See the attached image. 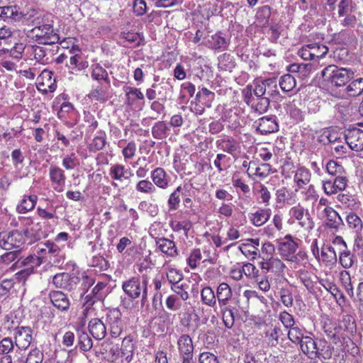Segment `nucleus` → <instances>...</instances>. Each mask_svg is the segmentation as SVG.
<instances>
[{
  "label": "nucleus",
  "mask_w": 363,
  "mask_h": 363,
  "mask_svg": "<svg viewBox=\"0 0 363 363\" xmlns=\"http://www.w3.org/2000/svg\"><path fill=\"white\" fill-rule=\"evenodd\" d=\"M322 77L324 81L330 83L332 86L340 87L347 85L354 79V72L352 69L330 65L323 69Z\"/></svg>",
  "instance_id": "obj_1"
},
{
  "label": "nucleus",
  "mask_w": 363,
  "mask_h": 363,
  "mask_svg": "<svg viewBox=\"0 0 363 363\" xmlns=\"http://www.w3.org/2000/svg\"><path fill=\"white\" fill-rule=\"evenodd\" d=\"M43 264V259L39 256L28 255L19 262H15L11 269L24 267L15 274V278L18 282L25 283L28 277L35 272V269Z\"/></svg>",
  "instance_id": "obj_2"
},
{
  "label": "nucleus",
  "mask_w": 363,
  "mask_h": 363,
  "mask_svg": "<svg viewBox=\"0 0 363 363\" xmlns=\"http://www.w3.org/2000/svg\"><path fill=\"white\" fill-rule=\"evenodd\" d=\"M147 281H141L139 277H132L123 283L122 289L130 298H138L142 295L141 305L144 306L147 301Z\"/></svg>",
  "instance_id": "obj_3"
},
{
  "label": "nucleus",
  "mask_w": 363,
  "mask_h": 363,
  "mask_svg": "<svg viewBox=\"0 0 363 363\" xmlns=\"http://www.w3.org/2000/svg\"><path fill=\"white\" fill-rule=\"evenodd\" d=\"M31 33L40 44L52 45L58 43L60 40L58 34L54 31L52 26L49 24L35 26L31 30Z\"/></svg>",
  "instance_id": "obj_4"
},
{
  "label": "nucleus",
  "mask_w": 363,
  "mask_h": 363,
  "mask_svg": "<svg viewBox=\"0 0 363 363\" xmlns=\"http://www.w3.org/2000/svg\"><path fill=\"white\" fill-rule=\"evenodd\" d=\"M284 241L280 242L279 246V252L280 255L287 261L298 263L301 259L306 257V254L298 252L296 254L298 248L297 243L294 241L290 235H287L285 238Z\"/></svg>",
  "instance_id": "obj_5"
},
{
  "label": "nucleus",
  "mask_w": 363,
  "mask_h": 363,
  "mask_svg": "<svg viewBox=\"0 0 363 363\" xmlns=\"http://www.w3.org/2000/svg\"><path fill=\"white\" fill-rule=\"evenodd\" d=\"M24 243L23 235L18 230L0 233V247L5 250H22Z\"/></svg>",
  "instance_id": "obj_6"
},
{
  "label": "nucleus",
  "mask_w": 363,
  "mask_h": 363,
  "mask_svg": "<svg viewBox=\"0 0 363 363\" xmlns=\"http://www.w3.org/2000/svg\"><path fill=\"white\" fill-rule=\"evenodd\" d=\"M78 281V277L67 272L57 273L52 279V284L55 288L69 292L77 291V282Z\"/></svg>",
  "instance_id": "obj_7"
},
{
  "label": "nucleus",
  "mask_w": 363,
  "mask_h": 363,
  "mask_svg": "<svg viewBox=\"0 0 363 363\" xmlns=\"http://www.w3.org/2000/svg\"><path fill=\"white\" fill-rule=\"evenodd\" d=\"M277 86V82L274 79L256 82L252 85L254 96L255 98L274 96L279 94Z\"/></svg>",
  "instance_id": "obj_8"
},
{
  "label": "nucleus",
  "mask_w": 363,
  "mask_h": 363,
  "mask_svg": "<svg viewBox=\"0 0 363 363\" xmlns=\"http://www.w3.org/2000/svg\"><path fill=\"white\" fill-rule=\"evenodd\" d=\"M291 218L298 221V224L306 230L310 231L314 228V222L308 210L301 205L292 207L289 211Z\"/></svg>",
  "instance_id": "obj_9"
},
{
  "label": "nucleus",
  "mask_w": 363,
  "mask_h": 363,
  "mask_svg": "<svg viewBox=\"0 0 363 363\" xmlns=\"http://www.w3.org/2000/svg\"><path fill=\"white\" fill-rule=\"evenodd\" d=\"M122 314L118 308H113L106 314L107 323L110 328V334L113 338L120 336L123 331V325L121 320Z\"/></svg>",
  "instance_id": "obj_10"
},
{
  "label": "nucleus",
  "mask_w": 363,
  "mask_h": 363,
  "mask_svg": "<svg viewBox=\"0 0 363 363\" xmlns=\"http://www.w3.org/2000/svg\"><path fill=\"white\" fill-rule=\"evenodd\" d=\"M253 126L262 135H267L279 130V125L275 116H267L256 120Z\"/></svg>",
  "instance_id": "obj_11"
},
{
  "label": "nucleus",
  "mask_w": 363,
  "mask_h": 363,
  "mask_svg": "<svg viewBox=\"0 0 363 363\" xmlns=\"http://www.w3.org/2000/svg\"><path fill=\"white\" fill-rule=\"evenodd\" d=\"M345 140L348 146L354 151L363 150V130L352 128L347 129L345 133Z\"/></svg>",
  "instance_id": "obj_12"
},
{
  "label": "nucleus",
  "mask_w": 363,
  "mask_h": 363,
  "mask_svg": "<svg viewBox=\"0 0 363 363\" xmlns=\"http://www.w3.org/2000/svg\"><path fill=\"white\" fill-rule=\"evenodd\" d=\"M15 344L21 350H26L30 345L33 337L30 327H17L14 330Z\"/></svg>",
  "instance_id": "obj_13"
},
{
  "label": "nucleus",
  "mask_w": 363,
  "mask_h": 363,
  "mask_svg": "<svg viewBox=\"0 0 363 363\" xmlns=\"http://www.w3.org/2000/svg\"><path fill=\"white\" fill-rule=\"evenodd\" d=\"M49 177L52 182L53 189L57 192H62L66 181L64 170L55 165H51L49 169Z\"/></svg>",
  "instance_id": "obj_14"
},
{
  "label": "nucleus",
  "mask_w": 363,
  "mask_h": 363,
  "mask_svg": "<svg viewBox=\"0 0 363 363\" xmlns=\"http://www.w3.org/2000/svg\"><path fill=\"white\" fill-rule=\"evenodd\" d=\"M347 179L344 176H336L334 180L323 181V189L327 195L336 194L339 191H343L347 186Z\"/></svg>",
  "instance_id": "obj_15"
},
{
  "label": "nucleus",
  "mask_w": 363,
  "mask_h": 363,
  "mask_svg": "<svg viewBox=\"0 0 363 363\" xmlns=\"http://www.w3.org/2000/svg\"><path fill=\"white\" fill-rule=\"evenodd\" d=\"M157 248L167 257L174 258L178 255L179 251L175 242L166 238H155Z\"/></svg>",
  "instance_id": "obj_16"
},
{
  "label": "nucleus",
  "mask_w": 363,
  "mask_h": 363,
  "mask_svg": "<svg viewBox=\"0 0 363 363\" xmlns=\"http://www.w3.org/2000/svg\"><path fill=\"white\" fill-rule=\"evenodd\" d=\"M24 14L16 5L0 6V18L4 21L14 23L20 21Z\"/></svg>",
  "instance_id": "obj_17"
},
{
  "label": "nucleus",
  "mask_w": 363,
  "mask_h": 363,
  "mask_svg": "<svg viewBox=\"0 0 363 363\" xmlns=\"http://www.w3.org/2000/svg\"><path fill=\"white\" fill-rule=\"evenodd\" d=\"M25 222L26 228L23 230V237H26L30 243L40 240L43 234L40 223H34L30 218L26 219Z\"/></svg>",
  "instance_id": "obj_18"
},
{
  "label": "nucleus",
  "mask_w": 363,
  "mask_h": 363,
  "mask_svg": "<svg viewBox=\"0 0 363 363\" xmlns=\"http://www.w3.org/2000/svg\"><path fill=\"white\" fill-rule=\"evenodd\" d=\"M49 298L52 305L58 310L66 312L70 306V301L67 295L61 291H50L49 293Z\"/></svg>",
  "instance_id": "obj_19"
},
{
  "label": "nucleus",
  "mask_w": 363,
  "mask_h": 363,
  "mask_svg": "<svg viewBox=\"0 0 363 363\" xmlns=\"http://www.w3.org/2000/svg\"><path fill=\"white\" fill-rule=\"evenodd\" d=\"M179 355L182 359H193L194 345L188 335H182L177 340Z\"/></svg>",
  "instance_id": "obj_20"
},
{
  "label": "nucleus",
  "mask_w": 363,
  "mask_h": 363,
  "mask_svg": "<svg viewBox=\"0 0 363 363\" xmlns=\"http://www.w3.org/2000/svg\"><path fill=\"white\" fill-rule=\"evenodd\" d=\"M259 267L262 270L267 272H272L277 275L281 274L286 268V265L281 259L274 257L264 262H260Z\"/></svg>",
  "instance_id": "obj_21"
},
{
  "label": "nucleus",
  "mask_w": 363,
  "mask_h": 363,
  "mask_svg": "<svg viewBox=\"0 0 363 363\" xmlns=\"http://www.w3.org/2000/svg\"><path fill=\"white\" fill-rule=\"evenodd\" d=\"M323 213L325 218V225L330 229L337 230L343 225L340 216L333 208H324Z\"/></svg>",
  "instance_id": "obj_22"
},
{
  "label": "nucleus",
  "mask_w": 363,
  "mask_h": 363,
  "mask_svg": "<svg viewBox=\"0 0 363 363\" xmlns=\"http://www.w3.org/2000/svg\"><path fill=\"white\" fill-rule=\"evenodd\" d=\"M321 261L325 267L332 268L337 264V257L335 248L331 245H324L321 248L320 257Z\"/></svg>",
  "instance_id": "obj_23"
},
{
  "label": "nucleus",
  "mask_w": 363,
  "mask_h": 363,
  "mask_svg": "<svg viewBox=\"0 0 363 363\" xmlns=\"http://www.w3.org/2000/svg\"><path fill=\"white\" fill-rule=\"evenodd\" d=\"M259 239H248L240 247V250L247 257L254 259L259 255Z\"/></svg>",
  "instance_id": "obj_24"
},
{
  "label": "nucleus",
  "mask_w": 363,
  "mask_h": 363,
  "mask_svg": "<svg viewBox=\"0 0 363 363\" xmlns=\"http://www.w3.org/2000/svg\"><path fill=\"white\" fill-rule=\"evenodd\" d=\"M89 331L96 339L101 340L106 335V328L104 323L99 318H93L89 322Z\"/></svg>",
  "instance_id": "obj_25"
},
{
  "label": "nucleus",
  "mask_w": 363,
  "mask_h": 363,
  "mask_svg": "<svg viewBox=\"0 0 363 363\" xmlns=\"http://www.w3.org/2000/svg\"><path fill=\"white\" fill-rule=\"evenodd\" d=\"M151 179L155 186L165 189L169 186V178L161 167H157L151 172Z\"/></svg>",
  "instance_id": "obj_26"
},
{
  "label": "nucleus",
  "mask_w": 363,
  "mask_h": 363,
  "mask_svg": "<svg viewBox=\"0 0 363 363\" xmlns=\"http://www.w3.org/2000/svg\"><path fill=\"white\" fill-rule=\"evenodd\" d=\"M271 213L270 208H259L255 213L249 214V219L255 226L259 227L269 220Z\"/></svg>",
  "instance_id": "obj_27"
},
{
  "label": "nucleus",
  "mask_w": 363,
  "mask_h": 363,
  "mask_svg": "<svg viewBox=\"0 0 363 363\" xmlns=\"http://www.w3.org/2000/svg\"><path fill=\"white\" fill-rule=\"evenodd\" d=\"M89 98L101 102H105L111 96L110 84L96 86L89 94Z\"/></svg>",
  "instance_id": "obj_28"
},
{
  "label": "nucleus",
  "mask_w": 363,
  "mask_h": 363,
  "mask_svg": "<svg viewBox=\"0 0 363 363\" xmlns=\"http://www.w3.org/2000/svg\"><path fill=\"white\" fill-rule=\"evenodd\" d=\"M38 196L36 195L23 196L16 206V210L19 213H26L33 210L37 203Z\"/></svg>",
  "instance_id": "obj_29"
},
{
  "label": "nucleus",
  "mask_w": 363,
  "mask_h": 363,
  "mask_svg": "<svg viewBox=\"0 0 363 363\" xmlns=\"http://www.w3.org/2000/svg\"><path fill=\"white\" fill-rule=\"evenodd\" d=\"M232 297V291L226 283H221L217 289V298L220 307L225 306Z\"/></svg>",
  "instance_id": "obj_30"
},
{
  "label": "nucleus",
  "mask_w": 363,
  "mask_h": 363,
  "mask_svg": "<svg viewBox=\"0 0 363 363\" xmlns=\"http://www.w3.org/2000/svg\"><path fill=\"white\" fill-rule=\"evenodd\" d=\"M127 168L121 164H114L109 169V175L115 181L122 182L123 179L128 180L130 177L127 175Z\"/></svg>",
  "instance_id": "obj_31"
},
{
  "label": "nucleus",
  "mask_w": 363,
  "mask_h": 363,
  "mask_svg": "<svg viewBox=\"0 0 363 363\" xmlns=\"http://www.w3.org/2000/svg\"><path fill=\"white\" fill-rule=\"evenodd\" d=\"M320 284L337 300H342L344 303L345 298L344 294L341 292L335 284L329 281L328 279H320Z\"/></svg>",
  "instance_id": "obj_32"
},
{
  "label": "nucleus",
  "mask_w": 363,
  "mask_h": 363,
  "mask_svg": "<svg viewBox=\"0 0 363 363\" xmlns=\"http://www.w3.org/2000/svg\"><path fill=\"white\" fill-rule=\"evenodd\" d=\"M91 68V78L96 81H104L105 84H110L107 71L99 63L93 64Z\"/></svg>",
  "instance_id": "obj_33"
},
{
  "label": "nucleus",
  "mask_w": 363,
  "mask_h": 363,
  "mask_svg": "<svg viewBox=\"0 0 363 363\" xmlns=\"http://www.w3.org/2000/svg\"><path fill=\"white\" fill-rule=\"evenodd\" d=\"M0 256V264L9 265L16 261L19 262L23 258L21 257V250H10Z\"/></svg>",
  "instance_id": "obj_34"
},
{
  "label": "nucleus",
  "mask_w": 363,
  "mask_h": 363,
  "mask_svg": "<svg viewBox=\"0 0 363 363\" xmlns=\"http://www.w3.org/2000/svg\"><path fill=\"white\" fill-rule=\"evenodd\" d=\"M214 98L215 94L206 88H202L196 96L197 102L208 108L211 106Z\"/></svg>",
  "instance_id": "obj_35"
},
{
  "label": "nucleus",
  "mask_w": 363,
  "mask_h": 363,
  "mask_svg": "<svg viewBox=\"0 0 363 363\" xmlns=\"http://www.w3.org/2000/svg\"><path fill=\"white\" fill-rule=\"evenodd\" d=\"M294 180L296 183L298 188H303L305 185L310 182V171L305 167H300L297 169L295 172Z\"/></svg>",
  "instance_id": "obj_36"
},
{
  "label": "nucleus",
  "mask_w": 363,
  "mask_h": 363,
  "mask_svg": "<svg viewBox=\"0 0 363 363\" xmlns=\"http://www.w3.org/2000/svg\"><path fill=\"white\" fill-rule=\"evenodd\" d=\"M300 347L302 352L309 356H314L318 353V348L315 342L308 336H305L303 340L300 343Z\"/></svg>",
  "instance_id": "obj_37"
},
{
  "label": "nucleus",
  "mask_w": 363,
  "mask_h": 363,
  "mask_svg": "<svg viewBox=\"0 0 363 363\" xmlns=\"http://www.w3.org/2000/svg\"><path fill=\"white\" fill-rule=\"evenodd\" d=\"M282 330L279 326H271L265 331V337L268 344L272 347H276L279 343V338L282 335Z\"/></svg>",
  "instance_id": "obj_38"
},
{
  "label": "nucleus",
  "mask_w": 363,
  "mask_h": 363,
  "mask_svg": "<svg viewBox=\"0 0 363 363\" xmlns=\"http://www.w3.org/2000/svg\"><path fill=\"white\" fill-rule=\"evenodd\" d=\"M134 350L135 347L132 337L130 336L125 337L122 342L121 350L123 357L128 362H131Z\"/></svg>",
  "instance_id": "obj_39"
},
{
  "label": "nucleus",
  "mask_w": 363,
  "mask_h": 363,
  "mask_svg": "<svg viewBox=\"0 0 363 363\" xmlns=\"http://www.w3.org/2000/svg\"><path fill=\"white\" fill-rule=\"evenodd\" d=\"M78 278L79 281L77 282V290H78L80 297H82L94 284V280L85 273H83L82 277H78Z\"/></svg>",
  "instance_id": "obj_40"
},
{
  "label": "nucleus",
  "mask_w": 363,
  "mask_h": 363,
  "mask_svg": "<svg viewBox=\"0 0 363 363\" xmlns=\"http://www.w3.org/2000/svg\"><path fill=\"white\" fill-rule=\"evenodd\" d=\"M337 9L338 17L357 13V4L352 0H340Z\"/></svg>",
  "instance_id": "obj_41"
},
{
  "label": "nucleus",
  "mask_w": 363,
  "mask_h": 363,
  "mask_svg": "<svg viewBox=\"0 0 363 363\" xmlns=\"http://www.w3.org/2000/svg\"><path fill=\"white\" fill-rule=\"evenodd\" d=\"M345 92L349 96H357L363 92V78L352 80L347 85Z\"/></svg>",
  "instance_id": "obj_42"
},
{
  "label": "nucleus",
  "mask_w": 363,
  "mask_h": 363,
  "mask_svg": "<svg viewBox=\"0 0 363 363\" xmlns=\"http://www.w3.org/2000/svg\"><path fill=\"white\" fill-rule=\"evenodd\" d=\"M360 16V13H353L351 14L345 15L341 16V19L340 20V25L343 27L354 28L356 26H361V21L359 17L357 16Z\"/></svg>",
  "instance_id": "obj_43"
},
{
  "label": "nucleus",
  "mask_w": 363,
  "mask_h": 363,
  "mask_svg": "<svg viewBox=\"0 0 363 363\" xmlns=\"http://www.w3.org/2000/svg\"><path fill=\"white\" fill-rule=\"evenodd\" d=\"M279 84L284 92H289L296 87V81L294 76L291 74H287L280 77Z\"/></svg>",
  "instance_id": "obj_44"
},
{
  "label": "nucleus",
  "mask_w": 363,
  "mask_h": 363,
  "mask_svg": "<svg viewBox=\"0 0 363 363\" xmlns=\"http://www.w3.org/2000/svg\"><path fill=\"white\" fill-rule=\"evenodd\" d=\"M217 147L224 152L233 155L238 148L236 141L233 138H224L216 142Z\"/></svg>",
  "instance_id": "obj_45"
},
{
  "label": "nucleus",
  "mask_w": 363,
  "mask_h": 363,
  "mask_svg": "<svg viewBox=\"0 0 363 363\" xmlns=\"http://www.w3.org/2000/svg\"><path fill=\"white\" fill-rule=\"evenodd\" d=\"M223 322L228 328H231L235 323V314L236 308L231 306H225L222 310Z\"/></svg>",
  "instance_id": "obj_46"
},
{
  "label": "nucleus",
  "mask_w": 363,
  "mask_h": 363,
  "mask_svg": "<svg viewBox=\"0 0 363 363\" xmlns=\"http://www.w3.org/2000/svg\"><path fill=\"white\" fill-rule=\"evenodd\" d=\"M270 101L269 97L256 98L250 105L251 108L259 114H262L269 108Z\"/></svg>",
  "instance_id": "obj_47"
},
{
  "label": "nucleus",
  "mask_w": 363,
  "mask_h": 363,
  "mask_svg": "<svg viewBox=\"0 0 363 363\" xmlns=\"http://www.w3.org/2000/svg\"><path fill=\"white\" fill-rule=\"evenodd\" d=\"M135 190L140 194L150 195L156 192V187L148 179L140 180L135 185Z\"/></svg>",
  "instance_id": "obj_48"
},
{
  "label": "nucleus",
  "mask_w": 363,
  "mask_h": 363,
  "mask_svg": "<svg viewBox=\"0 0 363 363\" xmlns=\"http://www.w3.org/2000/svg\"><path fill=\"white\" fill-rule=\"evenodd\" d=\"M78 347L84 352H88L92 348L93 341L86 332H78Z\"/></svg>",
  "instance_id": "obj_49"
},
{
  "label": "nucleus",
  "mask_w": 363,
  "mask_h": 363,
  "mask_svg": "<svg viewBox=\"0 0 363 363\" xmlns=\"http://www.w3.org/2000/svg\"><path fill=\"white\" fill-rule=\"evenodd\" d=\"M354 262V255L347 249L339 252V263L345 269L351 268Z\"/></svg>",
  "instance_id": "obj_50"
},
{
  "label": "nucleus",
  "mask_w": 363,
  "mask_h": 363,
  "mask_svg": "<svg viewBox=\"0 0 363 363\" xmlns=\"http://www.w3.org/2000/svg\"><path fill=\"white\" fill-rule=\"evenodd\" d=\"M201 297L202 302L208 306H213L216 303V297L210 286H206L201 290Z\"/></svg>",
  "instance_id": "obj_51"
},
{
  "label": "nucleus",
  "mask_w": 363,
  "mask_h": 363,
  "mask_svg": "<svg viewBox=\"0 0 363 363\" xmlns=\"http://www.w3.org/2000/svg\"><path fill=\"white\" fill-rule=\"evenodd\" d=\"M337 199L345 207L354 210L359 208V203L357 201L356 198L351 195L340 194L337 196Z\"/></svg>",
  "instance_id": "obj_52"
},
{
  "label": "nucleus",
  "mask_w": 363,
  "mask_h": 363,
  "mask_svg": "<svg viewBox=\"0 0 363 363\" xmlns=\"http://www.w3.org/2000/svg\"><path fill=\"white\" fill-rule=\"evenodd\" d=\"M13 46L9 50L8 48H3L0 50L1 52H9L11 57L15 59H20L22 57L23 52L26 48V45L22 43H13Z\"/></svg>",
  "instance_id": "obj_53"
},
{
  "label": "nucleus",
  "mask_w": 363,
  "mask_h": 363,
  "mask_svg": "<svg viewBox=\"0 0 363 363\" xmlns=\"http://www.w3.org/2000/svg\"><path fill=\"white\" fill-rule=\"evenodd\" d=\"M189 284L186 283H178L177 284L171 285V290L174 292L182 301H186L189 298L188 293Z\"/></svg>",
  "instance_id": "obj_54"
},
{
  "label": "nucleus",
  "mask_w": 363,
  "mask_h": 363,
  "mask_svg": "<svg viewBox=\"0 0 363 363\" xmlns=\"http://www.w3.org/2000/svg\"><path fill=\"white\" fill-rule=\"evenodd\" d=\"M182 187L179 186L169 196L167 201L169 211H175L179 208L180 203V196Z\"/></svg>",
  "instance_id": "obj_55"
},
{
  "label": "nucleus",
  "mask_w": 363,
  "mask_h": 363,
  "mask_svg": "<svg viewBox=\"0 0 363 363\" xmlns=\"http://www.w3.org/2000/svg\"><path fill=\"white\" fill-rule=\"evenodd\" d=\"M168 130L164 121H158L152 128V135L155 138L162 140L166 137Z\"/></svg>",
  "instance_id": "obj_56"
},
{
  "label": "nucleus",
  "mask_w": 363,
  "mask_h": 363,
  "mask_svg": "<svg viewBox=\"0 0 363 363\" xmlns=\"http://www.w3.org/2000/svg\"><path fill=\"white\" fill-rule=\"evenodd\" d=\"M274 252V245L269 242H266L262 245L261 250H259L258 257L262 259V262H264L273 257Z\"/></svg>",
  "instance_id": "obj_57"
},
{
  "label": "nucleus",
  "mask_w": 363,
  "mask_h": 363,
  "mask_svg": "<svg viewBox=\"0 0 363 363\" xmlns=\"http://www.w3.org/2000/svg\"><path fill=\"white\" fill-rule=\"evenodd\" d=\"M99 135L95 136L91 143L89 145V149L91 152H96L102 150L106 143V134L104 132L98 133Z\"/></svg>",
  "instance_id": "obj_58"
},
{
  "label": "nucleus",
  "mask_w": 363,
  "mask_h": 363,
  "mask_svg": "<svg viewBox=\"0 0 363 363\" xmlns=\"http://www.w3.org/2000/svg\"><path fill=\"white\" fill-rule=\"evenodd\" d=\"M182 299L179 298L177 295H169L166 298V306L167 308L172 311H179L182 305Z\"/></svg>",
  "instance_id": "obj_59"
},
{
  "label": "nucleus",
  "mask_w": 363,
  "mask_h": 363,
  "mask_svg": "<svg viewBox=\"0 0 363 363\" xmlns=\"http://www.w3.org/2000/svg\"><path fill=\"white\" fill-rule=\"evenodd\" d=\"M33 53L35 59L42 64H46L49 61L47 52L43 47L41 46H33Z\"/></svg>",
  "instance_id": "obj_60"
},
{
  "label": "nucleus",
  "mask_w": 363,
  "mask_h": 363,
  "mask_svg": "<svg viewBox=\"0 0 363 363\" xmlns=\"http://www.w3.org/2000/svg\"><path fill=\"white\" fill-rule=\"evenodd\" d=\"M184 278L183 274L179 270L174 268H169L167 272V279L171 285L180 283Z\"/></svg>",
  "instance_id": "obj_61"
},
{
  "label": "nucleus",
  "mask_w": 363,
  "mask_h": 363,
  "mask_svg": "<svg viewBox=\"0 0 363 363\" xmlns=\"http://www.w3.org/2000/svg\"><path fill=\"white\" fill-rule=\"evenodd\" d=\"M312 52V60L323 57L328 52V48L324 45L312 44L310 45Z\"/></svg>",
  "instance_id": "obj_62"
},
{
  "label": "nucleus",
  "mask_w": 363,
  "mask_h": 363,
  "mask_svg": "<svg viewBox=\"0 0 363 363\" xmlns=\"http://www.w3.org/2000/svg\"><path fill=\"white\" fill-rule=\"evenodd\" d=\"M289 339L294 343L299 344L303 340L305 336L302 333V330L298 327H291L289 328L288 332Z\"/></svg>",
  "instance_id": "obj_63"
},
{
  "label": "nucleus",
  "mask_w": 363,
  "mask_h": 363,
  "mask_svg": "<svg viewBox=\"0 0 363 363\" xmlns=\"http://www.w3.org/2000/svg\"><path fill=\"white\" fill-rule=\"evenodd\" d=\"M43 353L38 348H35L29 352L25 363H43Z\"/></svg>",
  "instance_id": "obj_64"
}]
</instances>
